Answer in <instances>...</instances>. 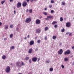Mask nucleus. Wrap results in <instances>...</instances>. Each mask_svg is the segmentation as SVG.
<instances>
[{"label":"nucleus","instance_id":"obj_1","mask_svg":"<svg viewBox=\"0 0 74 74\" xmlns=\"http://www.w3.org/2000/svg\"><path fill=\"white\" fill-rule=\"evenodd\" d=\"M25 63L23 62L22 63L20 61H18L16 62V66L18 67H21L22 66H24Z\"/></svg>","mask_w":74,"mask_h":74},{"label":"nucleus","instance_id":"obj_2","mask_svg":"<svg viewBox=\"0 0 74 74\" xmlns=\"http://www.w3.org/2000/svg\"><path fill=\"white\" fill-rule=\"evenodd\" d=\"M31 18L30 17L27 18L25 20V22H26V23H30V22H31Z\"/></svg>","mask_w":74,"mask_h":74},{"label":"nucleus","instance_id":"obj_3","mask_svg":"<svg viewBox=\"0 0 74 74\" xmlns=\"http://www.w3.org/2000/svg\"><path fill=\"white\" fill-rule=\"evenodd\" d=\"M6 73H8L10 71V67L9 66H7L6 68V69L5 70Z\"/></svg>","mask_w":74,"mask_h":74},{"label":"nucleus","instance_id":"obj_4","mask_svg":"<svg viewBox=\"0 0 74 74\" xmlns=\"http://www.w3.org/2000/svg\"><path fill=\"white\" fill-rule=\"evenodd\" d=\"M70 53V51L69 50H68L66 51H65L64 52V54L66 55H69Z\"/></svg>","mask_w":74,"mask_h":74},{"label":"nucleus","instance_id":"obj_5","mask_svg":"<svg viewBox=\"0 0 74 74\" xmlns=\"http://www.w3.org/2000/svg\"><path fill=\"white\" fill-rule=\"evenodd\" d=\"M32 60L33 62H35L37 61V58L36 57H34L32 58Z\"/></svg>","mask_w":74,"mask_h":74},{"label":"nucleus","instance_id":"obj_6","mask_svg":"<svg viewBox=\"0 0 74 74\" xmlns=\"http://www.w3.org/2000/svg\"><path fill=\"white\" fill-rule=\"evenodd\" d=\"M40 20L38 19H37L36 20V23L37 25H39L40 23Z\"/></svg>","mask_w":74,"mask_h":74},{"label":"nucleus","instance_id":"obj_7","mask_svg":"<svg viewBox=\"0 0 74 74\" xmlns=\"http://www.w3.org/2000/svg\"><path fill=\"white\" fill-rule=\"evenodd\" d=\"M58 53L59 55H62V54L63 53V50H62V49H60V50L58 51Z\"/></svg>","mask_w":74,"mask_h":74},{"label":"nucleus","instance_id":"obj_8","mask_svg":"<svg viewBox=\"0 0 74 74\" xmlns=\"http://www.w3.org/2000/svg\"><path fill=\"white\" fill-rule=\"evenodd\" d=\"M21 2H18L17 5V8H19L21 7Z\"/></svg>","mask_w":74,"mask_h":74},{"label":"nucleus","instance_id":"obj_9","mask_svg":"<svg viewBox=\"0 0 74 74\" xmlns=\"http://www.w3.org/2000/svg\"><path fill=\"white\" fill-rule=\"evenodd\" d=\"M27 5V2H24L23 3V7H26Z\"/></svg>","mask_w":74,"mask_h":74},{"label":"nucleus","instance_id":"obj_10","mask_svg":"<svg viewBox=\"0 0 74 74\" xmlns=\"http://www.w3.org/2000/svg\"><path fill=\"white\" fill-rule=\"evenodd\" d=\"M41 29H36V32L37 33L39 34L40 33V32H41Z\"/></svg>","mask_w":74,"mask_h":74},{"label":"nucleus","instance_id":"obj_11","mask_svg":"<svg viewBox=\"0 0 74 74\" xmlns=\"http://www.w3.org/2000/svg\"><path fill=\"white\" fill-rule=\"evenodd\" d=\"M33 51V49L31 48L29 49V50H28V53H29L30 54H31V53H32V52Z\"/></svg>","mask_w":74,"mask_h":74},{"label":"nucleus","instance_id":"obj_12","mask_svg":"<svg viewBox=\"0 0 74 74\" xmlns=\"http://www.w3.org/2000/svg\"><path fill=\"white\" fill-rule=\"evenodd\" d=\"M66 27H68L70 26V24L69 23L67 22L66 23Z\"/></svg>","mask_w":74,"mask_h":74},{"label":"nucleus","instance_id":"obj_13","mask_svg":"<svg viewBox=\"0 0 74 74\" xmlns=\"http://www.w3.org/2000/svg\"><path fill=\"white\" fill-rule=\"evenodd\" d=\"M34 44V41L33 40L31 41L29 43L30 45H32Z\"/></svg>","mask_w":74,"mask_h":74},{"label":"nucleus","instance_id":"obj_14","mask_svg":"<svg viewBox=\"0 0 74 74\" xmlns=\"http://www.w3.org/2000/svg\"><path fill=\"white\" fill-rule=\"evenodd\" d=\"M2 59H5L6 58V56L5 55H3L2 57Z\"/></svg>","mask_w":74,"mask_h":74},{"label":"nucleus","instance_id":"obj_15","mask_svg":"<svg viewBox=\"0 0 74 74\" xmlns=\"http://www.w3.org/2000/svg\"><path fill=\"white\" fill-rule=\"evenodd\" d=\"M53 17L51 16H47V18L48 19H52Z\"/></svg>","mask_w":74,"mask_h":74},{"label":"nucleus","instance_id":"obj_16","mask_svg":"<svg viewBox=\"0 0 74 74\" xmlns=\"http://www.w3.org/2000/svg\"><path fill=\"white\" fill-rule=\"evenodd\" d=\"M8 27V25H5V30H7Z\"/></svg>","mask_w":74,"mask_h":74},{"label":"nucleus","instance_id":"obj_17","mask_svg":"<svg viewBox=\"0 0 74 74\" xmlns=\"http://www.w3.org/2000/svg\"><path fill=\"white\" fill-rule=\"evenodd\" d=\"M64 60L65 62H67L69 60V59L67 58H65L64 59Z\"/></svg>","mask_w":74,"mask_h":74},{"label":"nucleus","instance_id":"obj_18","mask_svg":"<svg viewBox=\"0 0 74 74\" xmlns=\"http://www.w3.org/2000/svg\"><path fill=\"white\" fill-rule=\"evenodd\" d=\"M46 63H48V64H49L50 63V61L49 60H46L45 61Z\"/></svg>","mask_w":74,"mask_h":74},{"label":"nucleus","instance_id":"obj_19","mask_svg":"<svg viewBox=\"0 0 74 74\" xmlns=\"http://www.w3.org/2000/svg\"><path fill=\"white\" fill-rule=\"evenodd\" d=\"M52 38L53 40H55L56 39V36H53L52 37Z\"/></svg>","mask_w":74,"mask_h":74},{"label":"nucleus","instance_id":"obj_20","mask_svg":"<svg viewBox=\"0 0 74 74\" xmlns=\"http://www.w3.org/2000/svg\"><path fill=\"white\" fill-rule=\"evenodd\" d=\"M15 48V47L14 46H12L10 48V49H14Z\"/></svg>","mask_w":74,"mask_h":74},{"label":"nucleus","instance_id":"obj_21","mask_svg":"<svg viewBox=\"0 0 74 74\" xmlns=\"http://www.w3.org/2000/svg\"><path fill=\"white\" fill-rule=\"evenodd\" d=\"M48 30V27H46L45 28V31H47Z\"/></svg>","mask_w":74,"mask_h":74},{"label":"nucleus","instance_id":"obj_22","mask_svg":"<svg viewBox=\"0 0 74 74\" xmlns=\"http://www.w3.org/2000/svg\"><path fill=\"white\" fill-rule=\"evenodd\" d=\"M43 14L45 15H48V14L46 12H43Z\"/></svg>","mask_w":74,"mask_h":74},{"label":"nucleus","instance_id":"obj_23","mask_svg":"<svg viewBox=\"0 0 74 74\" xmlns=\"http://www.w3.org/2000/svg\"><path fill=\"white\" fill-rule=\"evenodd\" d=\"M29 59V57H25V59L26 60H28V59Z\"/></svg>","mask_w":74,"mask_h":74},{"label":"nucleus","instance_id":"obj_24","mask_svg":"<svg viewBox=\"0 0 74 74\" xmlns=\"http://www.w3.org/2000/svg\"><path fill=\"white\" fill-rule=\"evenodd\" d=\"M56 21H54L52 23V25H55V24H56Z\"/></svg>","mask_w":74,"mask_h":74},{"label":"nucleus","instance_id":"obj_25","mask_svg":"<svg viewBox=\"0 0 74 74\" xmlns=\"http://www.w3.org/2000/svg\"><path fill=\"white\" fill-rule=\"evenodd\" d=\"M65 4H66V3L64 2H62V5H65Z\"/></svg>","mask_w":74,"mask_h":74},{"label":"nucleus","instance_id":"obj_26","mask_svg":"<svg viewBox=\"0 0 74 74\" xmlns=\"http://www.w3.org/2000/svg\"><path fill=\"white\" fill-rule=\"evenodd\" d=\"M62 21H63V18H62V17H60V21H61V22H62Z\"/></svg>","mask_w":74,"mask_h":74},{"label":"nucleus","instance_id":"obj_27","mask_svg":"<svg viewBox=\"0 0 74 74\" xmlns=\"http://www.w3.org/2000/svg\"><path fill=\"white\" fill-rule=\"evenodd\" d=\"M29 13H32V9H30L29 10Z\"/></svg>","mask_w":74,"mask_h":74},{"label":"nucleus","instance_id":"obj_28","mask_svg":"<svg viewBox=\"0 0 74 74\" xmlns=\"http://www.w3.org/2000/svg\"><path fill=\"white\" fill-rule=\"evenodd\" d=\"M51 3L52 4H53V3H54V1H53V0H51Z\"/></svg>","mask_w":74,"mask_h":74},{"label":"nucleus","instance_id":"obj_29","mask_svg":"<svg viewBox=\"0 0 74 74\" xmlns=\"http://www.w3.org/2000/svg\"><path fill=\"white\" fill-rule=\"evenodd\" d=\"M44 39H45V40H47V36H45Z\"/></svg>","mask_w":74,"mask_h":74},{"label":"nucleus","instance_id":"obj_30","mask_svg":"<svg viewBox=\"0 0 74 74\" xmlns=\"http://www.w3.org/2000/svg\"><path fill=\"white\" fill-rule=\"evenodd\" d=\"M12 37H13V34H11L10 35V38H12Z\"/></svg>","mask_w":74,"mask_h":74},{"label":"nucleus","instance_id":"obj_31","mask_svg":"<svg viewBox=\"0 0 74 74\" xmlns=\"http://www.w3.org/2000/svg\"><path fill=\"white\" fill-rule=\"evenodd\" d=\"M4 3H5V1H3L1 2V3L2 4H4Z\"/></svg>","mask_w":74,"mask_h":74},{"label":"nucleus","instance_id":"obj_32","mask_svg":"<svg viewBox=\"0 0 74 74\" xmlns=\"http://www.w3.org/2000/svg\"><path fill=\"white\" fill-rule=\"evenodd\" d=\"M50 71H53V68H51L50 69Z\"/></svg>","mask_w":74,"mask_h":74},{"label":"nucleus","instance_id":"obj_33","mask_svg":"<svg viewBox=\"0 0 74 74\" xmlns=\"http://www.w3.org/2000/svg\"><path fill=\"white\" fill-rule=\"evenodd\" d=\"M49 7L50 8H51L52 7V5H49Z\"/></svg>","mask_w":74,"mask_h":74},{"label":"nucleus","instance_id":"obj_34","mask_svg":"<svg viewBox=\"0 0 74 74\" xmlns=\"http://www.w3.org/2000/svg\"><path fill=\"white\" fill-rule=\"evenodd\" d=\"M61 31L62 33L64 32V28L63 29L61 30Z\"/></svg>","mask_w":74,"mask_h":74},{"label":"nucleus","instance_id":"obj_35","mask_svg":"<svg viewBox=\"0 0 74 74\" xmlns=\"http://www.w3.org/2000/svg\"><path fill=\"white\" fill-rule=\"evenodd\" d=\"M16 31H19V28H18V27H17L16 28Z\"/></svg>","mask_w":74,"mask_h":74},{"label":"nucleus","instance_id":"obj_36","mask_svg":"<svg viewBox=\"0 0 74 74\" xmlns=\"http://www.w3.org/2000/svg\"><path fill=\"white\" fill-rule=\"evenodd\" d=\"M61 66L62 69H64V65H61Z\"/></svg>","mask_w":74,"mask_h":74},{"label":"nucleus","instance_id":"obj_37","mask_svg":"<svg viewBox=\"0 0 74 74\" xmlns=\"http://www.w3.org/2000/svg\"><path fill=\"white\" fill-rule=\"evenodd\" d=\"M10 28H12V27H13V25H11L10 26Z\"/></svg>","mask_w":74,"mask_h":74},{"label":"nucleus","instance_id":"obj_38","mask_svg":"<svg viewBox=\"0 0 74 74\" xmlns=\"http://www.w3.org/2000/svg\"><path fill=\"white\" fill-rule=\"evenodd\" d=\"M29 62L30 63H32V60H31V59H30L29 60Z\"/></svg>","mask_w":74,"mask_h":74},{"label":"nucleus","instance_id":"obj_39","mask_svg":"<svg viewBox=\"0 0 74 74\" xmlns=\"http://www.w3.org/2000/svg\"><path fill=\"white\" fill-rule=\"evenodd\" d=\"M42 16H40L39 17V19H42Z\"/></svg>","mask_w":74,"mask_h":74},{"label":"nucleus","instance_id":"obj_40","mask_svg":"<svg viewBox=\"0 0 74 74\" xmlns=\"http://www.w3.org/2000/svg\"><path fill=\"white\" fill-rule=\"evenodd\" d=\"M54 27H55V28H57V27H58V25H56L54 26Z\"/></svg>","mask_w":74,"mask_h":74},{"label":"nucleus","instance_id":"obj_41","mask_svg":"<svg viewBox=\"0 0 74 74\" xmlns=\"http://www.w3.org/2000/svg\"><path fill=\"white\" fill-rule=\"evenodd\" d=\"M38 48H36L35 49V51H38Z\"/></svg>","mask_w":74,"mask_h":74},{"label":"nucleus","instance_id":"obj_42","mask_svg":"<svg viewBox=\"0 0 74 74\" xmlns=\"http://www.w3.org/2000/svg\"><path fill=\"white\" fill-rule=\"evenodd\" d=\"M54 12V11L53 10H52L51 11V14H52V13H53Z\"/></svg>","mask_w":74,"mask_h":74},{"label":"nucleus","instance_id":"obj_43","mask_svg":"<svg viewBox=\"0 0 74 74\" xmlns=\"http://www.w3.org/2000/svg\"><path fill=\"white\" fill-rule=\"evenodd\" d=\"M37 43H40V40H38L37 41Z\"/></svg>","mask_w":74,"mask_h":74},{"label":"nucleus","instance_id":"obj_44","mask_svg":"<svg viewBox=\"0 0 74 74\" xmlns=\"http://www.w3.org/2000/svg\"><path fill=\"white\" fill-rule=\"evenodd\" d=\"M40 57H39L38 58V62H39V61H40Z\"/></svg>","mask_w":74,"mask_h":74},{"label":"nucleus","instance_id":"obj_45","mask_svg":"<svg viewBox=\"0 0 74 74\" xmlns=\"http://www.w3.org/2000/svg\"><path fill=\"white\" fill-rule=\"evenodd\" d=\"M7 40V39L6 38H5L4 39V41H6V40Z\"/></svg>","mask_w":74,"mask_h":74},{"label":"nucleus","instance_id":"obj_46","mask_svg":"<svg viewBox=\"0 0 74 74\" xmlns=\"http://www.w3.org/2000/svg\"><path fill=\"white\" fill-rule=\"evenodd\" d=\"M26 12H29V9H27L26 11Z\"/></svg>","mask_w":74,"mask_h":74},{"label":"nucleus","instance_id":"obj_47","mask_svg":"<svg viewBox=\"0 0 74 74\" xmlns=\"http://www.w3.org/2000/svg\"><path fill=\"white\" fill-rule=\"evenodd\" d=\"M26 1H27V2L28 3L29 2V1H30V0H26Z\"/></svg>","mask_w":74,"mask_h":74},{"label":"nucleus","instance_id":"obj_48","mask_svg":"<svg viewBox=\"0 0 74 74\" xmlns=\"http://www.w3.org/2000/svg\"><path fill=\"white\" fill-rule=\"evenodd\" d=\"M14 14H16V11H14Z\"/></svg>","mask_w":74,"mask_h":74},{"label":"nucleus","instance_id":"obj_49","mask_svg":"<svg viewBox=\"0 0 74 74\" xmlns=\"http://www.w3.org/2000/svg\"><path fill=\"white\" fill-rule=\"evenodd\" d=\"M71 34H72V33H71L69 34V36H71Z\"/></svg>","mask_w":74,"mask_h":74},{"label":"nucleus","instance_id":"obj_50","mask_svg":"<svg viewBox=\"0 0 74 74\" xmlns=\"http://www.w3.org/2000/svg\"><path fill=\"white\" fill-rule=\"evenodd\" d=\"M47 10V8H45V9H44V10L45 11H46V10Z\"/></svg>","mask_w":74,"mask_h":74},{"label":"nucleus","instance_id":"obj_51","mask_svg":"<svg viewBox=\"0 0 74 74\" xmlns=\"http://www.w3.org/2000/svg\"><path fill=\"white\" fill-rule=\"evenodd\" d=\"M72 57H73V55H72L70 56V58H72Z\"/></svg>","mask_w":74,"mask_h":74},{"label":"nucleus","instance_id":"obj_52","mask_svg":"<svg viewBox=\"0 0 74 74\" xmlns=\"http://www.w3.org/2000/svg\"><path fill=\"white\" fill-rule=\"evenodd\" d=\"M2 25V23H1V22H0V26H1Z\"/></svg>","mask_w":74,"mask_h":74},{"label":"nucleus","instance_id":"obj_53","mask_svg":"<svg viewBox=\"0 0 74 74\" xmlns=\"http://www.w3.org/2000/svg\"><path fill=\"white\" fill-rule=\"evenodd\" d=\"M13 1V0H10V2H12Z\"/></svg>","mask_w":74,"mask_h":74},{"label":"nucleus","instance_id":"obj_54","mask_svg":"<svg viewBox=\"0 0 74 74\" xmlns=\"http://www.w3.org/2000/svg\"><path fill=\"white\" fill-rule=\"evenodd\" d=\"M30 37V36H29V35H28L27 36V38H29V37Z\"/></svg>","mask_w":74,"mask_h":74},{"label":"nucleus","instance_id":"obj_55","mask_svg":"<svg viewBox=\"0 0 74 74\" xmlns=\"http://www.w3.org/2000/svg\"><path fill=\"white\" fill-rule=\"evenodd\" d=\"M27 39V38L26 37H25V38H24L25 40H26Z\"/></svg>","mask_w":74,"mask_h":74},{"label":"nucleus","instance_id":"obj_56","mask_svg":"<svg viewBox=\"0 0 74 74\" xmlns=\"http://www.w3.org/2000/svg\"><path fill=\"white\" fill-rule=\"evenodd\" d=\"M69 33H70L69 32L67 33H66V34H69Z\"/></svg>","mask_w":74,"mask_h":74},{"label":"nucleus","instance_id":"obj_57","mask_svg":"<svg viewBox=\"0 0 74 74\" xmlns=\"http://www.w3.org/2000/svg\"><path fill=\"white\" fill-rule=\"evenodd\" d=\"M33 0H30L31 2H33Z\"/></svg>","mask_w":74,"mask_h":74},{"label":"nucleus","instance_id":"obj_58","mask_svg":"<svg viewBox=\"0 0 74 74\" xmlns=\"http://www.w3.org/2000/svg\"><path fill=\"white\" fill-rule=\"evenodd\" d=\"M72 49H74V46L72 47Z\"/></svg>","mask_w":74,"mask_h":74},{"label":"nucleus","instance_id":"obj_59","mask_svg":"<svg viewBox=\"0 0 74 74\" xmlns=\"http://www.w3.org/2000/svg\"><path fill=\"white\" fill-rule=\"evenodd\" d=\"M74 64V62H73L72 63V65L73 66Z\"/></svg>","mask_w":74,"mask_h":74},{"label":"nucleus","instance_id":"obj_60","mask_svg":"<svg viewBox=\"0 0 74 74\" xmlns=\"http://www.w3.org/2000/svg\"><path fill=\"white\" fill-rule=\"evenodd\" d=\"M49 19V18H46L45 19H46V20H48Z\"/></svg>","mask_w":74,"mask_h":74},{"label":"nucleus","instance_id":"obj_61","mask_svg":"<svg viewBox=\"0 0 74 74\" xmlns=\"http://www.w3.org/2000/svg\"><path fill=\"white\" fill-rule=\"evenodd\" d=\"M62 45V43H60V45Z\"/></svg>","mask_w":74,"mask_h":74},{"label":"nucleus","instance_id":"obj_62","mask_svg":"<svg viewBox=\"0 0 74 74\" xmlns=\"http://www.w3.org/2000/svg\"><path fill=\"white\" fill-rule=\"evenodd\" d=\"M10 65H11V66H12V63H11V64H10Z\"/></svg>","mask_w":74,"mask_h":74},{"label":"nucleus","instance_id":"obj_63","mask_svg":"<svg viewBox=\"0 0 74 74\" xmlns=\"http://www.w3.org/2000/svg\"><path fill=\"white\" fill-rule=\"evenodd\" d=\"M18 74H22L21 73H19Z\"/></svg>","mask_w":74,"mask_h":74},{"label":"nucleus","instance_id":"obj_64","mask_svg":"<svg viewBox=\"0 0 74 74\" xmlns=\"http://www.w3.org/2000/svg\"><path fill=\"white\" fill-rule=\"evenodd\" d=\"M28 74H31V73H28Z\"/></svg>","mask_w":74,"mask_h":74}]
</instances>
